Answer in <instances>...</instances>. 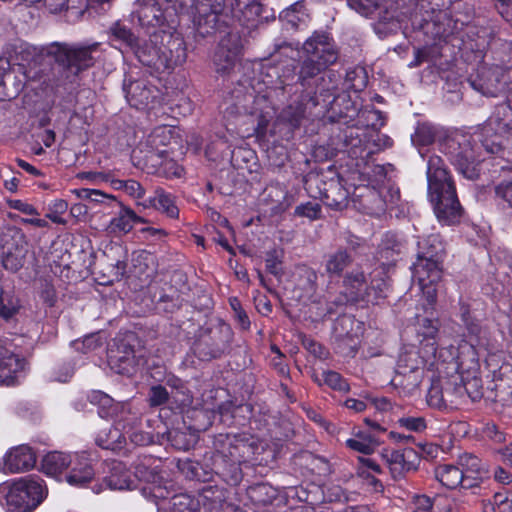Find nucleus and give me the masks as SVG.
I'll use <instances>...</instances> for the list:
<instances>
[{"label": "nucleus", "instance_id": "f257e3e1", "mask_svg": "<svg viewBox=\"0 0 512 512\" xmlns=\"http://www.w3.org/2000/svg\"><path fill=\"white\" fill-rule=\"evenodd\" d=\"M213 457L215 472L226 481L237 483L241 479V466L256 460L264 450L263 442L250 434L219 435L215 441Z\"/></svg>", "mask_w": 512, "mask_h": 512}, {"label": "nucleus", "instance_id": "f03ea898", "mask_svg": "<svg viewBox=\"0 0 512 512\" xmlns=\"http://www.w3.org/2000/svg\"><path fill=\"white\" fill-rule=\"evenodd\" d=\"M427 181L428 197L438 221L444 225L458 223L463 209L455 186L439 156L433 155L428 159Z\"/></svg>", "mask_w": 512, "mask_h": 512}, {"label": "nucleus", "instance_id": "7ed1b4c3", "mask_svg": "<svg viewBox=\"0 0 512 512\" xmlns=\"http://www.w3.org/2000/svg\"><path fill=\"white\" fill-rule=\"evenodd\" d=\"M305 59L299 72V80L305 86L309 79L334 64L338 58V52L334 43L326 33H314L303 44Z\"/></svg>", "mask_w": 512, "mask_h": 512}, {"label": "nucleus", "instance_id": "20e7f679", "mask_svg": "<svg viewBox=\"0 0 512 512\" xmlns=\"http://www.w3.org/2000/svg\"><path fill=\"white\" fill-rule=\"evenodd\" d=\"M114 426L110 429L105 440L98 438L99 445L103 448H110L114 444H121L126 437L136 445H146L151 441L147 433L137 431L141 424L140 415L131 410L127 403H116L112 410Z\"/></svg>", "mask_w": 512, "mask_h": 512}, {"label": "nucleus", "instance_id": "39448f33", "mask_svg": "<svg viewBox=\"0 0 512 512\" xmlns=\"http://www.w3.org/2000/svg\"><path fill=\"white\" fill-rule=\"evenodd\" d=\"M47 487L38 477L27 476L14 481L6 495V505L12 512H31L47 496Z\"/></svg>", "mask_w": 512, "mask_h": 512}, {"label": "nucleus", "instance_id": "423d86ee", "mask_svg": "<svg viewBox=\"0 0 512 512\" xmlns=\"http://www.w3.org/2000/svg\"><path fill=\"white\" fill-rule=\"evenodd\" d=\"M27 240L21 229L5 226L0 232L2 262L6 269L16 272L24 264L27 253Z\"/></svg>", "mask_w": 512, "mask_h": 512}, {"label": "nucleus", "instance_id": "0eeeda50", "mask_svg": "<svg viewBox=\"0 0 512 512\" xmlns=\"http://www.w3.org/2000/svg\"><path fill=\"white\" fill-rule=\"evenodd\" d=\"M345 295L348 301L357 302L366 300L367 302H376L381 298L386 287L384 281H380L376 285L372 282L368 285L367 276L364 271L354 269L348 272L344 277Z\"/></svg>", "mask_w": 512, "mask_h": 512}, {"label": "nucleus", "instance_id": "6e6552de", "mask_svg": "<svg viewBox=\"0 0 512 512\" xmlns=\"http://www.w3.org/2000/svg\"><path fill=\"white\" fill-rule=\"evenodd\" d=\"M99 45L97 42L88 45L56 44L57 60L77 75L94 65Z\"/></svg>", "mask_w": 512, "mask_h": 512}, {"label": "nucleus", "instance_id": "1a4fd4ad", "mask_svg": "<svg viewBox=\"0 0 512 512\" xmlns=\"http://www.w3.org/2000/svg\"><path fill=\"white\" fill-rule=\"evenodd\" d=\"M418 257L414 264L416 271L424 274V269H430L431 276L436 279L441 270L440 263L444 253V246L438 235H430L418 242Z\"/></svg>", "mask_w": 512, "mask_h": 512}, {"label": "nucleus", "instance_id": "9d476101", "mask_svg": "<svg viewBox=\"0 0 512 512\" xmlns=\"http://www.w3.org/2000/svg\"><path fill=\"white\" fill-rule=\"evenodd\" d=\"M241 53L240 40L236 35H227L219 43L213 56L218 74H229L235 67Z\"/></svg>", "mask_w": 512, "mask_h": 512}, {"label": "nucleus", "instance_id": "9b49d317", "mask_svg": "<svg viewBox=\"0 0 512 512\" xmlns=\"http://www.w3.org/2000/svg\"><path fill=\"white\" fill-rule=\"evenodd\" d=\"M11 346L0 342V385H14L25 368V360L11 350Z\"/></svg>", "mask_w": 512, "mask_h": 512}, {"label": "nucleus", "instance_id": "f8f14e48", "mask_svg": "<svg viewBox=\"0 0 512 512\" xmlns=\"http://www.w3.org/2000/svg\"><path fill=\"white\" fill-rule=\"evenodd\" d=\"M449 148L452 163L467 178H473L475 176L474 163L477 159L470 141L463 136L462 141L451 140Z\"/></svg>", "mask_w": 512, "mask_h": 512}, {"label": "nucleus", "instance_id": "ddd939ff", "mask_svg": "<svg viewBox=\"0 0 512 512\" xmlns=\"http://www.w3.org/2000/svg\"><path fill=\"white\" fill-rule=\"evenodd\" d=\"M187 48L184 39L179 35H170L158 56L159 66L163 69H174L185 63Z\"/></svg>", "mask_w": 512, "mask_h": 512}, {"label": "nucleus", "instance_id": "4468645a", "mask_svg": "<svg viewBox=\"0 0 512 512\" xmlns=\"http://www.w3.org/2000/svg\"><path fill=\"white\" fill-rule=\"evenodd\" d=\"M501 71L498 68L481 66L469 79L471 87L485 96H496L501 90Z\"/></svg>", "mask_w": 512, "mask_h": 512}, {"label": "nucleus", "instance_id": "2eb2a0df", "mask_svg": "<svg viewBox=\"0 0 512 512\" xmlns=\"http://www.w3.org/2000/svg\"><path fill=\"white\" fill-rule=\"evenodd\" d=\"M174 136V128L169 125H162L156 127L147 138V146L150 148L147 155V161L151 166L158 164L157 159L164 157L168 151L162 147L170 144Z\"/></svg>", "mask_w": 512, "mask_h": 512}, {"label": "nucleus", "instance_id": "dca6fc26", "mask_svg": "<svg viewBox=\"0 0 512 512\" xmlns=\"http://www.w3.org/2000/svg\"><path fill=\"white\" fill-rule=\"evenodd\" d=\"M36 463L33 450L27 445L17 446L4 456V472L20 473L31 469Z\"/></svg>", "mask_w": 512, "mask_h": 512}, {"label": "nucleus", "instance_id": "f3484780", "mask_svg": "<svg viewBox=\"0 0 512 512\" xmlns=\"http://www.w3.org/2000/svg\"><path fill=\"white\" fill-rule=\"evenodd\" d=\"M124 92L128 103L137 109L148 107L157 97L155 87L148 85L143 80L131 82L124 86Z\"/></svg>", "mask_w": 512, "mask_h": 512}, {"label": "nucleus", "instance_id": "a211bd4d", "mask_svg": "<svg viewBox=\"0 0 512 512\" xmlns=\"http://www.w3.org/2000/svg\"><path fill=\"white\" fill-rule=\"evenodd\" d=\"M436 479L445 487L455 489L461 485L464 489H470L476 486L474 480H467L465 472H461L458 466L452 464L440 465L435 469Z\"/></svg>", "mask_w": 512, "mask_h": 512}, {"label": "nucleus", "instance_id": "6ab92c4d", "mask_svg": "<svg viewBox=\"0 0 512 512\" xmlns=\"http://www.w3.org/2000/svg\"><path fill=\"white\" fill-rule=\"evenodd\" d=\"M358 190L359 193H356L355 197L358 198L359 205L365 213L380 216L385 212V200L377 189L364 187Z\"/></svg>", "mask_w": 512, "mask_h": 512}, {"label": "nucleus", "instance_id": "aec40b11", "mask_svg": "<svg viewBox=\"0 0 512 512\" xmlns=\"http://www.w3.org/2000/svg\"><path fill=\"white\" fill-rule=\"evenodd\" d=\"M424 274L414 269L413 276L417 280L419 288L422 292L426 304H423L424 310L428 312L433 309L436 302L437 290L435 284L440 280L442 271L439 270L438 277L434 279L431 276L430 269H424Z\"/></svg>", "mask_w": 512, "mask_h": 512}, {"label": "nucleus", "instance_id": "412c9836", "mask_svg": "<svg viewBox=\"0 0 512 512\" xmlns=\"http://www.w3.org/2000/svg\"><path fill=\"white\" fill-rule=\"evenodd\" d=\"M488 127L494 129L497 134H505L512 128V90L507 103L496 107L494 114L488 120Z\"/></svg>", "mask_w": 512, "mask_h": 512}, {"label": "nucleus", "instance_id": "4be33fe9", "mask_svg": "<svg viewBox=\"0 0 512 512\" xmlns=\"http://www.w3.org/2000/svg\"><path fill=\"white\" fill-rule=\"evenodd\" d=\"M416 458V453L412 449L393 450L386 455L387 463L394 478L402 476L406 471L413 470L412 459Z\"/></svg>", "mask_w": 512, "mask_h": 512}, {"label": "nucleus", "instance_id": "5701e85b", "mask_svg": "<svg viewBox=\"0 0 512 512\" xmlns=\"http://www.w3.org/2000/svg\"><path fill=\"white\" fill-rule=\"evenodd\" d=\"M120 211L114 218L111 219L109 224V230L112 233L126 234L130 232L135 223H144L145 220L136 215V213L128 208L121 205L119 202Z\"/></svg>", "mask_w": 512, "mask_h": 512}, {"label": "nucleus", "instance_id": "b1692460", "mask_svg": "<svg viewBox=\"0 0 512 512\" xmlns=\"http://www.w3.org/2000/svg\"><path fill=\"white\" fill-rule=\"evenodd\" d=\"M418 319L416 328L417 337L420 343L426 342V353L435 355L436 352V336L438 333V323L430 318Z\"/></svg>", "mask_w": 512, "mask_h": 512}, {"label": "nucleus", "instance_id": "393cba45", "mask_svg": "<svg viewBox=\"0 0 512 512\" xmlns=\"http://www.w3.org/2000/svg\"><path fill=\"white\" fill-rule=\"evenodd\" d=\"M105 481L112 490H130L135 487L131 473L120 462L113 464L110 474L106 477Z\"/></svg>", "mask_w": 512, "mask_h": 512}, {"label": "nucleus", "instance_id": "a878e982", "mask_svg": "<svg viewBox=\"0 0 512 512\" xmlns=\"http://www.w3.org/2000/svg\"><path fill=\"white\" fill-rule=\"evenodd\" d=\"M144 206L153 207L165 213L170 218H177L179 215V210L175 205L174 198L161 188L155 190L154 196L146 200Z\"/></svg>", "mask_w": 512, "mask_h": 512}, {"label": "nucleus", "instance_id": "bb28decb", "mask_svg": "<svg viewBox=\"0 0 512 512\" xmlns=\"http://www.w3.org/2000/svg\"><path fill=\"white\" fill-rule=\"evenodd\" d=\"M74 462L70 454L62 452H50L42 459V470L45 474L56 476L62 473Z\"/></svg>", "mask_w": 512, "mask_h": 512}, {"label": "nucleus", "instance_id": "cd10ccee", "mask_svg": "<svg viewBox=\"0 0 512 512\" xmlns=\"http://www.w3.org/2000/svg\"><path fill=\"white\" fill-rule=\"evenodd\" d=\"M224 2L225 0H194L192 5L194 22L201 25L202 21H206L211 15H214L212 21L215 22L216 15L223 9Z\"/></svg>", "mask_w": 512, "mask_h": 512}, {"label": "nucleus", "instance_id": "c85d7f7f", "mask_svg": "<svg viewBox=\"0 0 512 512\" xmlns=\"http://www.w3.org/2000/svg\"><path fill=\"white\" fill-rule=\"evenodd\" d=\"M352 259L348 252L339 249L326 256L325 272L329 277H340L344 269L351 263Z\"/></svg>", "mask_w": 512, "mask_h": 512}, {"label": "nucleus", "instance_id": "c756f323", "mask_svg": "<svg viewBox=\"0 0 512 512\" xmlns=\"http://www.w3.org/2000/svg\"><path fill=\"white\" fill-rule=\"evenodd\" d=\"M267 103L266 98L257 97L254 100V110L250 112L251 115L256 118V127L254 128V132L257 135H263L266 132L267 126L273 116L271 108L268 107Z\"/></svg>", "mask_w": 512, "mask_h": 512}, {"label": "nucleus", "instance_id": "7c9ffc66", "mask_svg": "<svg viewBox=\"0 0 512 512\" xmlns=\"http://www.w3.org/2000/svg\"><path fill=\"white\" fill-rule=\"evenodd\" d=\"M346 446L355 452L362 454H371L375 451L378 443L368 432L359 431L352 438L345 441Z\"/></svg>", "mask_w": 512, "mask_h": 512}, {"label": "nucleus", "instance_id": "2f4dec72", "mask_svg": "<svg viewBox=\"0 0 512 512\" xmlns=\"http://www.w3.org/2000/svg\"><path fill=\"white\" fill-rule=\"evenodd\" d=\"M200 506L199 498H194L188 494L174 495L168 506L169 512H196Z\"/></svg>", "mask_w": 512, "mask_h": 512}, {"label": "nucleus", "instance_id": "473e14b6", "mask_svg": "<svg viewBox=\"0 0 512 512\" xmlns=\"http://www.w3.org/2000/svg\"><path fill=\"white\" fill-rule=\"evenodd\" d=\"M314 380L319 384H325L333 390L339 392H348L350 390V385L348 382L337 372L335 371H323L321 376L314 375Z\"/></svg>", "mask_w": 512, "mask_h": 512}, {"label": "nucleus", "instance_id": "72a5a7b5", "mask_svg": "<svg viewBox=\"0 0 512 512\" xmlns=\"http://www.w3.org/2000/svg\"><path fill=\"white\" fill-rule=\"evenodd\" d=\"M458 465L461 472H465V478L474 480L477 486L481 470L480 459L472 454H463L459 457Z\"/></svg>", "mask_w": 512, "mask_h": 512}, {"label": "nucleus", "instance_id": "f704fd0d", "mask_svg": "<svg viewBox=\"0 0 512 512\" xmlns=\"http://www.w3.org/2000/svg\"><path fill=\"white\" fill-rule=\"evenodd\" d=\"M93 470L86 462H79L67 475V482L73 486H82L93 478Z\"/></svg>", "mask_w": 512, "mask_h": 512}, {"label": "nucleus", "instance_id": "c9c22d12", "mask_svg": "<svg viewBox=\"0 0 512 512\" xmlns=\"http://www.w3.org/2000/svg\"><path fill=\"white\" fill-rule=\"evenodd\" d=\"M88 399L91 404L99 407L98 414L102 418H109L112 416V410L116 406L113 399L102 391H92Z\"/></svg>", "mask_w": 512, "mask_h": 512}, {"label": "nucleus", "instance_id": "e433bc0d", "mask_svg": "<svg viewBox=\"0 0 512 512\" xmlns=\"http://www.w3.org/2000/svg\"><path fill=\"white\" fill-rule=\"evenodd\" d=\"M232 7L235 13H241L248 21L262 12L260 0H233Z\"/></svg>", "mask_w": 512, "mask_h": 512}, {"label": "nucleus", "instance_id": "4c0bfd02", "mask_svg": "<svg viewBox=\"0 0 512 512\" xmlns=\"http://www.w3.org/2000/svg\"><path fill=\"white\" fill-rule=\"evenodd\" d=\"M158 164L153 166L156 173L166 178H179L183 174V168L173 159L168 157V153L164 157L157 159Z\"/></svg>", "mask_w": 512, "mask_h": 512}, {"label": "nucleus", "instance_id": "58836bf2", "mask_svg": "<svg viewBox=\"0 0 512 512\" xmlns=\"http://www.w3.org/2000/svg\"><path fill=\"white\" fill-rule=\"evenodd\" d=\"M138 18L144 26H155L162 22L163 14L155 4H146L139 9Z\"/></svg>", "mask_w": 512, "mask_h": 512}, {"label": "nucleus", "instance_id": "ea45409f", "mask_svg": "<svg viewBox=\"0 0 512 512\" xmlns=\"http://www.w3.org/2000/svg\"><path fill=\"white\" fill-rule=\"evenodd\" d=\"M168 439L171 445L178 450H189L196 443V435L179 430H172L168 432Z\"/></svg>", "mask_w": 512, "mask_h": 512}, {"label": "nucleus", "instance_id": "a19ab883", "mask_svg": "<svg viewBox=\"0 0 512 512\" xmlns=\"http://www.w3.org/2000/svg\"><path fill=\"white\" fill-rule=\"evenodd\" d=\"M77 198L90 200L97 203H103L105 200H109L113 203L119 204L116 198L112 195H107L100 190L80 188L71 191Z\"/></svg>", "mask_w": 512, "mask_h": 512}, {"label": "nucleus", "instance_id": "79ce46f5", "mask_svg": "<svg viewBox=\"0 0 512 512\" xmlns=\"http://www.w3.org/2000/svg\"><path fill=\"white\" fill-rule=\"evenodd\" d=\"M421 363L422 362L416 352H404L399 356L397 369L399 373L406 374L407 372L416 371Z\"/></svg>", "mask_w": 512, "mask_h": 512}, {"label": "nucleus", "instance_id": "37998d69", "mask_svg": "<svg viewBox=\"0 0 512 512\" xmlns=\"http://www.w3.org/2000/svg\"><path fill=\"white\" fill-rule=\"evenodd\" d=\"M434 139L435 130L428 124L419 125L412 136L413 143L419 146H427L433 143Z\"/></svg>", "mask_w": 512, "mask_h": 512}, {"label": "nucleus", "instance_id": "c03bdc74", "mask_svg": "<svg viewBox=\"0 0 512 512\" xmlns=\"http://www.w3.org/2000/svg\"><path fill=\"white\" fill-rule=\"evenodd\" d=\"M112 37L120 41L121 43L127 46H133L135 43V37L133 33L126 26L121 25L120 23H115L111 28Z\"/></svg>", "mask_w": 512, "mask_h": 512}, {"label": "nucleus", "instance_id": "a18cd8bd", "mask_svg": "<svg viewBox=\"0 0 512 512\" xmlns=\"http://www.w3.org/2000/svg\"><path fill=\"white\" fill-rule=\"evenodd\" d=\"M400 427L411 432H422L426 429L427 424L424 417L421 416H405L398 420Z\"/></svg>", "mask_w": 512, "mask_h": 512}, {"label": "nucleus", "instance_id": "49530a36", "mask_svg": "<svg viewBox=\"0 0 512 512\" xmlns=\"http://www.w3.org/2000/svg\"><path fill=\"white\" fill-rule=\"evenodd\" d=\"M321 214V206L316 202H307L301 205H298L295 208V215L300 217H306L310 220H315L320 218Z\"/></svg>", "mask_w": 512, "mask_h": 512}, {"label": "nucleus", "instance_id": "de8ad7c7", "mask_svg": "<svg viewBox=\"0 0 512 512\" xmlns=\"http://www.w3.org/2000/svg\"><path fill=\"white\" fill-rule=\"evenodd\" d=\"M118 188L123 189L129 196L135 199H141L145 195V189L136 180H119Z\"/></svg>", "mask_w": 512, "mask_h": 512}, {"label": "nucleus", "instance_id": "09e8293b", "mask_svg": "<svg viewBox=\"0 0 512 512\" xmlns=\"http://www.w3.org/2000/svg\"><path fill=\"white\" fill-rule=\"evenodd\" d=\"M381 0H348L349 6L363 16H369Z\"/></svg>", "mask_w": 512, "mask_h": 512}, {"label": "nucleus", "instance_id": "8fccbe9b", "mask_svg": "<svg viewBox=\"0 0 512 512\" xmlns=\"http://www.w3.org/2000/svg\"><path fill=\"white\" fill-rule=\"evenodd\" d=\"M200 506L196 512H224L219 499H211L206 494L199 496Z\"/></svg>", "mask_w": 512, "mask_h": 512}, {"label": "nucleus", "instance_id": "3c124183", "mask_svg": "<svg viewBox=\"0 0 512 512\" xmlns=\"http://www.w3.org/2000/svg\"><path fill=\"white\" fill-rule=\"evenodd\" d=\"M101 345L99 337L97 335L86 336L83 340H76L73 342V346L77 351L87 353L95 350Z\"/></svg>", "mask_w": 512, "mask_h": 512}, {"label": "nucleus", "instance_id": "603ef678", "mask_svg": "<svg viewBox=\"0 0 512 512\" xmlns=\"http://www.w3.org/2000/svg\"><path fill=\"white\" fill-rule=\"evenodd\" d=\"M19 304L13 297L2 296L0 299V316L9 319L18 310Z\"/></svg>", "mask_w": 512, "mask_h": 512}, {"label": "nucleus", "instance_id": "864d4df0", "mask_svg": "<svg viewBox=\"0 0 512 512\" xmlns=\"http://www.w3.org/2000/svg\"><path fill=\"white\" fill-rule=\"evenodd\" d=\"M168 400V392L163 386H153L149 392V403L151 406H159Z\"/></svg>", "mask_w": 512, "mask_h": 512}, {"label": "nucleus", "instance_id": "5fc2aeb1", "mask_svg": "<svg viewBox=\"0 0 512 512\" xmlns=\"http://www.w3.org/2000/svg\"><path fill=\"white\" fill-rule=\"evenodd\" d=\"M432 500L425 495H417L411 503V512H432Z\"/></svg>", "mask_w": 512, "mask_h": 512}, {"label": "nucleus", "instance_id": "6e6d98bb", "mask_svg": "<svg viewBox=\"0 0 512 512\" xmlns=\"http://www.w3.org/2000/svg\"><path fill=\"white\" fill-rule=\"evenodd\" d=\"M401 246V242L391 233H387L382 241V251L386 254H389L390 251L400 253Z\"/></svg>", "mask_w": 512, "mask_h": 512}, {"label": "nucleus", "instance_id": "4d7b16f0", "mask_svg": "<svg viewBox=\"0 0 512 512\" xmlns=\"http://www.w3.org/2000/svg\"><path fill=\"white\" fill-rule=\"evenodd\" d=\"M300 6L299 4H296L294 7L286 9L281 13V18L283 20H286L289 24L292 25V27L297 28L299 25V22L303 20L304 14L299 15L296 11V7Z\"/></svg>", "mask_w": 512, "mask_h": 512}, {"label": "nucleus", "instance_id": "13d9d810", "mask_svg": "<svg viewBox=\"0 0 512 512\" xmlns=\"http://www.w3.org/2000/svg\"><path fill=\"white\" fill-rule=\"evenodd\" d=\"M9 206L26 215H39L37 209L33 205L21 200H11L9 201Z\"/></svg>", "mask_w": 512, "mask_h": 512}, {"label": "nucleus", "instance_id": "bf43d9fd", "mask_svg": "<svg viewBox=\"0 0 512 512\" xmlns=\"http://www.w3.org/2000/svg\"><path fill=\"white\" fill-rule=\"evenodd\" d=\"M511 498L512 493L510 492H497L494 494L492 501L496 505L497 510L502 512L507 511V504Z\"/></svg>", "mask_w": 512, "mask_h": 512}, {"label": "nucleus", "instance_id": "052dcab7", "mask_svg": "<svg viewBox=\"0 0 512 512\" xmlns=\"http://www.w3.org/2000/svg\"><path fill=\"white\" fill-rule=\"evenodd\" d=\"M344 406L354 413H361L366 410L367 404L364 400L348 398L344 401Z\"/></svg>", "mask_w": 512, "mask_h": 512}, {"label": "nucleus", "instance_id": "680f3d73", "mask_svg": "<svg viewBox=\"0 0 512 512\" xmlns=\"http://www.w3.org/2000/svg\"><path fill=\"white\" fill-rule=\"evenodd\" d=\"M51 13H59L67 8L68 0H39Z\"/></svg>", "mask_w": 512, "mask_h": 512}, {"label": "nucleus", "instance_id": "e2e57ef3", "mask_svg": "<svg viewBox=\"0 0 512 512\" xmlns=\"http://www.w3.org/2000/svg\"><path fill=\"white\" fill-rule=\"evenodd\" d=\"M266 268L267 270L274 275H280L281 274V261L278 259V257L271 253L268 254L266 258Z\"/></svg>", "mask_w": 512, "mask_h": 512}, {"label": "nucleus", "instance_id": "0e129e2a", "mask_svg": "<svg viewBox=\"0 0 512 512\" xmlns=\"http://www.w3.org/2000/svg\"><path fill=\"white\" fill-rule=\"evenodd\" d=\"M494 479L501 484H510L512 474L501 466H497L493 472Z\"/></svg>", "mask_w": 512, "mask_h": 512}, {"label": "nucleus", "instance_id": "69168bd1", "mask_svg": "<svg viewBox=\"0 0 512 512\" xmlns=\"http://www.w3.org/2000/svg\"><path fill=\"white\" fill-rule=\"evenodd\" d=\"M41 298L46 304L53 306L57 299L53 286L47 284L41 292Z\"/></svg>", "mask_w": 512, "mask_h": 512}, {"label": "nucleus", "instance_id": "338daca9", "mask_svg": "<svg viewBox=\"0 0 512 512\" xmlns=\"http://www.w3.org/2000/svg\"><path fill=\"white\" fill-rule=\"evenodd\" d=\"M157 476L152 474V473H149L148 476H143V479L147 482H151L153 484V488H152V492H153V495L156 497V498H165V492L164 490L162 489V487L160 485L157 484V480H156Z\"/></svg>", "mask_w": 512, "mask_h": 512}, {"label": "nucleus", "instance_id": "774afa93", "mask_svg": "<svg viewBox=\"0 0 512 512\" xmlns=\"http://www.w3.org/2000/svg\"><path fill=\"white\" fill-rule=\"evenodd\" d=\"M367 119L371 120V126L375 129L382 127L385 123L382 113L379 110L368 111Z\"/></svg>", "mask_w": 512, "mask_h": 512}]
</instances>
